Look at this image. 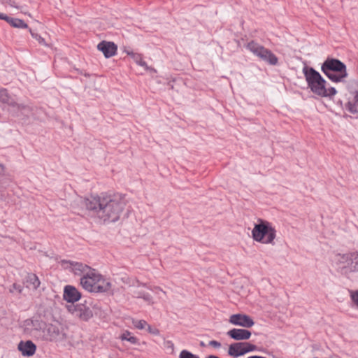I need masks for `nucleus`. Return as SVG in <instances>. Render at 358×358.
I'll list each match as a JSON object with an SVG mask.
<instances>
[{
    "label": "nucleus",
    "mask_w": 358,
    "mask_h": 358,
    "mask_svg": "<svg viewBox=\"0 0 358 358\" xmlns=\"http://www.w3.org/2000/svg\"><path fill=\"white\" fill-rule=\"evenodd\" d=\"M3 20L6 21L8 23H9L11 26L15 28H22L25 29L27 28V24L22 20L18 18H13L7 16L6 15V19Z\"/></svg>",
    "instance_id": "20"
},
{
    "label": "nucleus",
    "mask_w": 358,
    "mask_h": 358,
    "mask_svg": "<svg viewBox=\"0 0 358 358\" xmlns=\"http://www.w3.org/2000/svg\"><path fill=\"white\" fill-rule=\"evenodd\" d=\"M254 241L266 245H274L276 238V230L268 221L259 220L252 230Z\"/></svg>",
    "instance_id": "4"
},
{
    "label": "nucleus",
    "mask_w": 358,
    "mask_h": 358,
    "mask_svg": "<svg viewBox=\"0 0 358 358\" xmlns=\"http://www.w3.org/2000/svg\"><path fill=\"white\" fill-rule=\"evenodd\" d=\"M137 286L135 287L133 286L130 289L131 294L135 298L143 299L145 301L148 302L149 304H152V296L147 292L140 289L141 287H145V284H141L139 282H136Z\"/></svg>",
    "instance_id": "16"
},
{
    "label": "nucleus",
    "mask_w": 358,
    "mask_h": 358,
    "mask_svg": "<svg viewBox=\"0 0 358 358\" xmlns=\"http://www.w3.org/2000/svg\"><path fill=\"white\" fill-rule=\"evenodd\" d=\"M29 31L31 33V36L34 38H35L41 45H44V46H48V44L45 43V41L43 37H41L38 34L33 32L31 29H29Z\"/></svg>",
    "instance_id": "28"
},
{
    "label": "nucleus",
    "mask_w": 358,
    "mask_h": 358,
    "mask_svg": "<svg viewBox=\"0 0 358 358\" xmlns=\"http://www.w3.org/2000/svg\"><path fill=\"white\" fill-rule=\"evenodd\" d=\"M13 290L17 291L19 293L22 292V287L20 285H17L16 284L13 285V289H10V292H13Z\"/></svg>",
    "instance_id": "33"
},
{
    "label": "nucleus",
    "mask_w": 358,
    "mask_h": 358,
    "mask_svg": "<svg viewBox=\"0 0 358 358\" xmlns=\"http://www.w3.org/2000/svg\"><path fill=\"white\" fill-rule=\"evenodd\" d=\"M27 286L31 287L32 289H36L40 285V281L35 274H29L27 276Z\"/></svg>",
    "instance_id": "21"
},
{
    "label": "nucleus",
    "mask_w": 358,
    "mask_h": 358,
    "mask_svg": "<svg viewBox=\"0 0 358 358\" xmlns=\"http://www.w3.org/2000/svg\"><path fill=\"white\" fill-rule=\"evenodd\" d=\"M201 345L203 346L204 343L203 342L201 343Z\"/></svg>",
    "instance_id": "40"
},
{
    "label": "nucleus",
    "mask_w": 358,
    "mask_h": 358,
    "mask_svg": "<svg viewBox=\"0 0 358 358\" xmlns=\"http://www.w3.org/2000/svg\"><path fill=\"white\" fill-rule=\"evenodd\" d=\"M80 285L90 292H107L111 290V282L94 269L91 268L80 278Z\"/></svg>",
    "instance_id": "2"
},
{
    "label": "nucleus",
    "mask_w": 358,
    "mask_h": 358,
    "mask_svg": "<svg viewBox=\"0 0 358 358\" xmlns=\"http://www.w3.org/2000/svg\"><path fill=\"white\" fill-rule=\"evenodd\" d=\"M179 358H199V356L186 350H183L179 355Z\"/></svg>",
    "instance_id": "29"
},
{
    "label": "nucleus",
    "mask_w": 358,
    "mask_h": 358,
    "mask_svg": "<svg viewBox=\"0 0 358 358\" xmlns=\"http://www.w3.org/2000/svg\"><path fill=\"white\" fill-rule=\"evenodd\" d=\"M0 102L6 104L8 110L17 116L20 115V112L27 108L24 105L17 103L13 97L10 96L6 89L0 90Z\"/></svg>",
    "instance_id": "10"
},
{
    "label": "nucleus",
    "mask_w": 358,
    "mask_h": 358,
    "mask_svg": "<svg viewBox=\"0 0 358 358\" xmlns=\"http://www.w3.org/2000/svg\"><path fill=\"white\" fill-rule=\"evenodd\" d=\"M321 70L334 83L344 82L348 76L345 64L336 59L327 58L322 64Z\"/></svg>",
    "instance_id": "3"
},
{
    "label": "nucleus",
    "mask_w": 358,
    "mask_h": 358,
    "mask_svg": "<svg viewBox=\"0 0 358 358\" xmlns=\"http://www.w3.org/2000/svg\"><path fill=\"white\" fill-rule=\"evenodd\" d=\"M208 345L215 348H220L221 347V343L217 341H210L208 343Z\"/></svg>",
    "instance_id": "32"
},
{
    "label": "nucleus",
    "mask_w": 358,
    "mask_h": 358,
    "mask_svg": "<svg viewBox=\"0 0 358 358\" xmlns=\"http://www.w3.org/2000/svg\"><path fill=\"white\" fill-rule=\"evenodd\" d=\"M133 59L138 65L144 67L146 70L155 72L154 69L149 67L146 62L143 60L140 54H133Z\"/></svg>",
    "instance_id": "22"
},
{
    "label": "nucleus",
    "mask_w": 358,
    "mask_h": 358,
    "mask_svg": "<svg viewBox=\"0 0 358 358\" xmlns=\"http://www.w3.org/2000/svg\"><path fill=\"white\" fill-rule=\"evenodd\" d=\"M94 307V306L87 301L77 304H69L66 306L70 314L83 322H87L93 317L92 308Z\"/></svg>",
    "instance_id": "7"
},
{
    "label": "nucleus",
    "mask_w": 358,
    "mask_h": 358,
    "mask_svg": "<svg viewBox=\"0 0 358 358\" xmlns=\"http://www.w3.org/2000/svg\"><path fill=\"white\" fill-rule=\"evenodd\" d=\"M81 298V293L72 285H66L64 288L63 299L71 304H74Z\"/></svg>",
    "instance_id": "15"
},
{
    "label": "nucleus",
    "mask_w": 358,
    "mask_h": 358,
    "mask_svg": "<svg viewBox=\"0 0 358 358\" xmlns=\"http://www.w3.org/2000/svg\"><path fill=\"white\" fill-rule=\"evenodd\" d=\"M5 166H3V164L0 163V176H3L5 174Z\"/></svg>",
    "instance_id": "34"
},
{
    "label": "nucleus",
    "mask_w": 358,
    "mask_h": 358,
    "mask_svg": "<svg viewBox=\"0 0 358 358\" xmlns=\"http://www.w3.org/2000/svg\"><path fill=\"white\" fill-rule=\"evenodd\" d=\"M61 265L64 269H68L75 275L84 276L92 268L80 262L69 260H62Z\"/></svg>",
    "instance_id": "13"
},
{
    "label": "nucleus",
    "mask_w": 358,
    "mask_h": 358,
    "mask_svg": "<svg viewBox=\"0 0 358 358\" xmlns=\"http://www.w3.org/2000/svg\"><path fill=\"white\" fill-rule=\"evenodd\" d=\"M78 202L89 214L103 222H114L118 220L124 208V201L115 195H101L87 199H78Z\"/></svg>",
    "instance_id": "1"
},
{
    "label": "nucleus",
    "mask_w": 358,
    "mask_h": 358,
    "mask_svg": "<svg viewBox=\"0 0 358 358\" xmlns=\"http://www.w3.org/2000/svg\"><path fill=\"white\" fill-rule=\"evenodd\" d=\"M22 327L26 334L40 337L45 323L39 320L27 319L23 322Z\"/></svg>",
    "instance_id": "12"
},
{
    "label": "nucleus",
    "mask_w": 358,
    "mask_h": 358,
    "mask_svg": "<svg viewBox=\"0 0 358 358\" xmlns=\"http://www.w3.org/2000/svg\"><path fill=\"white\" fill-rule=\"evenodd\" d=\"M3 3L17 10H20L22 13H26L24 10V6H20L15 0H6Z\"/></svg>",
    "instance_id": "25"
},
{
    "label": "nucleus",
    "mask_w": 358,
    "mask_h": 358,
    "mask_svg": "<svg viewBox=\"0 0 358 358\" xmlns=\"http://www.w3.org/2000/svg\"><path fill=\"white\" fill-rule=\"evenodd\" d=\"M120 338L122 341H127L132 344H136L138 341V338L131 335V333L129 331H125L121 336Z\"/></svg>",
    "instance_id": "24"
},
{
    "label": "nucleus",
    "mask_w": 358,
    "mask_h": 358,
    "mask_svg": "<svg viewBox=\"0 0 358 358\" xmlns=\"http://www.w3.org/2000/svg\"><path fill=\"white\" fill-rule=\"evenodd\" d=\"M127 55H130L133 58V54H135L133 52L127 51Z\"/></svg>",
    "instance_id": "39"
},
{
    "label": "nucleus",
    "mask_w": 358,
    "mask_h": 358,
    "mask_svg": "<svg viewBox=\"0 0 358 358\" xmlns=\"http://www.w3.org/2000/svg\"><path fill=\"white\" fill-rule=\"evenodd\" d=\"M97 48L106 58L113 57L117 52V45L113 42L102 41L98 44Z\"/></svg>",
    "instance_id": "17"
},
{
    "label": "nucleus",
    "mask_w": 358,
    "mask_h": 358,
    "mask_svg": "<svg viewBox=\"0 0 358 358\" xmlns=\"http://www.w3.org/2000/svg\"><path fill=\"white\" fill-rule=\"evenodd\" d=\"M247 48L252 52L255 56L271 65H275L278 64V59L277 57L268 49L259 43L251 41L248 43Z\"/></svg>",
    "instance_id": "9"
},
{
    "label": "nucleus",
    "mask_w": 358,
    "mask_h": 358,
    "mask_svg": "<svg viewBox=\"0 0 358 358\" xmlns=\"http://www.w3.org/2000/svg\"><path fill=\"white\" fill-rule=\"evenodd\" d=\"M132 324L136 329H141V330L145 329L146 327L148 326V323L146 322V321H145L143 320H133Z\"/></svg>",
    "instance_id": "27"
},
{
    "label": "nucleus",
    "mask_w": 358,
    "mask_h": 358,
    "mask_svg": "<svg viewBox=\"0 0 358 358\" xmlns=\"http://www.w3.org/2000/svg\"><path fill=\"white\" fill-rule=\"evenodd\" d=\"M333 265L338 272L344 275L358 272V254H337L334 257Z\"/></svg>",
    "instance_id": "5"
},
{
    "label": "nucleus",
    "mask_w": 358,
    "mask_h": 358,
    "mask_svg": "<svg viewBox=\"0 0 358 358\" xmlns=\"http://www.w3.org/2000/svg\"><path fill=\"white\" fill-rule=\"evenodd\" d=\"M303 73L311 91L317 95L323 94L325 92L323 87L326 84V80L321 75L313 68L307 66L303 68Z\"/></svg>",
    "instance_id": "6"
},
{
    "label": "nucleus",
    "mask_w": 358,
    "mask_h": 358,
    "mask_svg": "<svg viewBox=\"0 0 358 358\" xmlns=\"http://www.w3.org/2000/svg\"><path fill=\"white\" fill-rule=\"evenodd\" d=\"M350 297L353 303L358 308V290L351 291L350 292Z\"/></svg>",
    "instance_id": "30"
},
{
    "label": "nucleus",
    "mask_w": 358,
    "mask_h": 358,
    "mask_svg": "<svg viewBox=\"0 0 358 358\" xmlns=\"http://www.w3.org/2000/svg\"><path fill=\"white\" fill-rule=\"evenodd\" d=\"M255 349L256 346L249 343H234L229 345L228 354L233 357H238Z\"/></svg>",
    "instance_id": "11"
},
{
    "label": "nucleus",
    "mask_w": 358,
    "mask_h": 358,
    "mask_svg": "<svg viewBox=\"0 0 358 358\" xmlns=\"http://www.w3.org/2000/svg\"><path fill=\"white\" fill-rule=\"evenodd\" d=\"M155 289L157 291V292H159V291H160V292H163L164 294H165V292H164V291H163L161 288H159V287H156V288H155Z\"/></svg>",
    "instance_id": "37"
},
{
    "label": "nucleus",
    "mask_w": 358,
    "mask_h": 358,
    "mask_svg": "<svg viewBox=\"0 0 358 358\" xmlns=\"http://www.w3.org/2000/svg\"><path fill=\"white\" fill-rule=\"evenodd\" d=\"M166 344L168 348H171L172 350L173 349V343L171 341H167Z\"/></svg>",
    "instance_id": "35"
},
{
    "label": "nucleus",
    "mask_w": 358,
    "mask_h": 358,
    "mask_svg": "<svg viewBox=\"0 0 358 358\" xmlns=\"http://www.w3.org/2000/svg\"><path fill=\"white\" fill-rule=\"evenodd\" d=\"M227 336L236 341L248 340L251 336V332L245 329H232L227 331Z\"/></svg>",
    "instance_id": "18"
},
{
    "label": "nucleus",
    "mask_w": 358,
    "mask_h": 358,
    "mask_svg": "<svg viewBox=\"0 0 358 358\" xmlns=\"http://www.w3.org/2000/svg\"><path fill=\"white\" fill-rule=\"evenodd\" d=\"M43 340L50 341H63L66 338L65 329L60 324L45 323L41 336Z\"/></svg>",
    "instance_id": "8"
},
{
    "label": "nucleus",
    "mask_w": 358,
    "mask_h": 358,
    "mask_svg": "<svg viewBox=\"0 0 358 358\" xmlns=\"http://www.w3.org/2000/svg\"><path fill=\"white\" fill-rule=\"evenodd\" d=\"M229 322L233 325L240 326L243 328H250L255 324L252 317L241 313L231 315L229 317Z\"/></svg>",
    "instance_id": "14"
},
{
    "label": "nucleus",
    "mask_w": 358,
    "mask_h": 358,
    "mask_svg": "<svg viewBox=\"0 0 358 358\" xmlns=\"http://www.w3.org/2000/svg\"><path fill=\"white\" fill-rule=\"evenodd\" d=\"M4 19H6V15L0 13V20H4Z\"/></svg>",
    "instance_id": "36"
},
{
    "label": "nucleus",
    "mask_w": 358,
    "mask_h": 358,
    "mask_svg": "<svg viewBox=\"0 0 358 358\" xmlns=\"http://www.w3.org/2000/svg\"><path fill=\"white\" fill-rule=\"evenodd\" d=\"M36 347L35 344L31 341H27L25 342L21 341L18 344V350L21 352L24 356H31L36 352Z\"/></svg>",
    "instance_id": "19"
},
{
    "label": "nucleus",
    "mask_w": 358,
    "mask_h": 358,
    "mask_svg": "<svg viewBox=\"0 0 358 358\" xmlns=\"http://www.w3.org/2000/svg\"><path fill=\"white\" fill-rule=\"evenodd\" d=\"M146 328H147L148 331L150 334H152L155 335H158L159 333L158 329H157L155 328H152L148 324V326L146 327Z\"/></svg>",
    "instance_id": "31"
},
{
    "label": "nucleus",
    "mask_w": 358,
    "mask_h": 358,
    "mask_svg": "<svg viewBox=\"0 0 358 358\" xmlns=\"http://www.w3.org/2000/svg\"><path fill=\"white\" fill-rule=\"evenodd\" d=\"M155 289L157 291V292H159V291H160V292H163L164 294H165V292H164V291H163L161 288H159V287H156V288H155Z\"/></svg>",
    "instance_id": "38"
},
{
    "label": "nucleus",
    "mask_w": 358,
    "mask_h": 358,
    "mask_svg": "<svg viewBox=\"0 0 358 358\" xmlns=\"http://www.w3.org/2000/svg\"><path fill=\"white\" fill-rule=\"evenodd\" d=\"M323 90L325 92H324L323 94H318L319 96H323V97H327V96L331 97V96H334L337 92L336 89L333 87H331L329 88H326L325 85H324Z\"/></svg>",
    "instance_id": "26"
},
{
    "label": "nucleus",
    "mask_w": 358,
    "mask_h": 358,
    "mask_svg": "<svg viewBox=\"0 0 358 358\" xmlns=\"http://www.w3.org/2000/svg\"><path fill=\"white\" fill-rule=\"evenodd\" d=\"M346 107L352 113H358V90L354 97V102H348Z\"/></svg>",
    "instance_id": "23"
}]
</instances>
